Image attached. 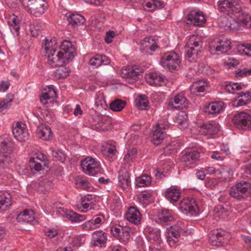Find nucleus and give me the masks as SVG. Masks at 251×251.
<instances>
[{"instance_id": "nucleus-1", "label": "nucleus", "mask_w": 251, "mask_h": 251, "mask_svg": "<svg viewBox=\"0 0 251 251\" xmlns=\"http://www.w3.org/2000/svg\"><path fill=\"white\" fill-rule=\"evenodd\" d=\"M219 10L229 17H221L219 24L225 30H240L241 27L251 28V15L244 11L238 0H221L218 1Z\"/></svg>"}, {"instance_id": "nucleus-2", "label": "nucleus", "mask_w": 251, "mask_h": 251, "mask_svg": "<svg viewBox=\"0 0 251 251\" xmlns=\"http://www.w3.org/2000/svg\"><path fill=\"white\" fill-rule=\"evenodd\" d=\"M44 41L46 55L47 56L49 64L52 67L68 63L74 58L75 53V48L70 41H63L60 46V50L56 54V38L53 37L50 41L46 38Z\"/></svg>"}, {"instance_id": "nucleus-3", "label": "nucleus", "mask_w": 251, "mask_h": 251, "mask_svg": "<svg viewBox=\"0 0 251 251\" xmlns=\"http://www.w3.org/2000/svg\"><path fill=\"white\" fill-rule=\"evenodd\" d=\"M190 232L185 222L178 221L174 226L167 229L165 232L167 242L170 247H174L180 238L187 236Z\"/></svg>"}, {"instance_id": "nucleus-4", "label": "nucleus", "mask_w": 251, "mask_h": 251, "mask_svg": "<svg viewBox=\"0 0 251 251\" xmlns=\"http://www.w3.org/2000/svg\"><path fill=\"white\" fill-rule=\"evenodd\" d=\"M202 42L200 37L192 35L188 39L185 46L186 57L189 61H196L201 56Z\"/></svg>"}, {"instance_id": "nucleus-5", "label": "nucleus", "mask_w": 251, "mask_h": 251, "mask_svg": "<svg viewBox=\"0 0 251 251\" xmlns=\"http://www.w3.org/2000/svg\"><path fill=\"white\" fill-rule=\"evenodd\" d=\"M251 193V184L247 181L237 182L229 190L231 197L238 199H245L250 196Z\"/></svg>"}, {"instance_id": "nucleus-6", "label": "nucleus", "mask_w": 251, "mask_h": 251, "mask_svg": "<svg viewBox=\"0 0 251 251\" xmlns=\"http://www.w3.org/2000/svg\"><path fill=\"white\" fill-rule=\"evenodd\" d=\"M160 64L171 72L176 70L180 64L179 57L174 51L165 52L161 57Z\"/></svg>"}, {"instance_id": "nucleus-7", "label": "nucleus", "mask_w": 251, "mask_h": 251, "mask_svg": "<svg viewBox=\"0 0 251 251\" xmlns=\"http://www.w3.org/2000/svg\"><path fill=\"white\" fill-rule=\"evenodd\" d=\"M209 51L211 53L215 54L219 52L224 53L231 49V42L229 40L225 38H214L209 44Z\"/></svg>"}, {"instance_id": "nucleus-8", "label": "nucleus", "mask_w": 251, "mask_h": 251, "mask_svg": "<svg viewBox=\"0 0 251 251\" xmlns=\"http://www.w3.org/2000/svg\"><path fill=\"white\" fill-rule=\"evenodd\" d=\"M80 166L83 173L92 176H94L100 173L101 170L100 162L90 156L83 159L81 162Z\"/></svg>"}, {"instance_id": "nucleus-9", "label": "nucleus", "mask_w": 251, "mask_h": 251, "mask_svg": "<svg viewBox=\"0 0 251 251\" xmlns=\"http://www.w3.org/2000/svg\"><path fill=\"white\" fill-rule=\"evenodd\" d=\"M179 207L184 214L190 216L197 215L199 212L196 200L191 197L182 200L179 202Z\"/></svg>"}, {"instance_id": "nucleus-10", "label": "nucleus", "mask_w": 251, "mask_h": 251, "mask_svg": "<svg viewBox=\"0 0 251 251\" xmlns=\"http://www.w3.org/2000/svg\"><path fill=\"white\" fill-rule=\"evenodd\" d=\"M57 97L56 92L53 85L47 86L40 96V102L46 108L53 106L57 102L55 99Z\"/></svg>"}, {"instance_id": "nucleus-11", "label": "nucleus", "mask_w": 251, "mask_h": 251, "mask_svg": "<svg viewBox=\"0 0 251 251\" xmlns=\"http://www.w3.org/2000/svg\"><path fill=\"white\" fill-rule=\"evenodd\" d=\"M232 122L234 126L238 129L244 130L251 129V116L244 111L234 116Z\"/></svg>"}, {"instance_id": "nucleus-12", "label": "nucleus", "mask_w": 251, "mask_h": 251, "mask_svg": "<svg viewBox=\"0 0 251 251\" xmlns=\"http://www.w3.org/2000/svg\"><path fill=\"white\" fill-rule=\"evenodd\" d=\"M229 238V235L225 230H216L212 231L209 242L213 246H223L227 244Z\"/></svg>"}, {"instance_id": "nucleus-13", "label": "nucleus", "mask_w": 251, "mask_h": 251, "mask_svg": "<svg viewBox=\"0 0 251 251\" xmlns=\"http://www.w3.org/2000/svg\"><path fill=\"white\" fill-rule=\"evenodd\" d=\"M142 73L141 70L135 66H125L120 71L121 76L129 83H133L139 79Z\"/></svg>"}, {"instance_id": "nucleus-14", "label": "nucleus", "mask_w": 251, "mask_h": 251, "mask_svg": "<svg viewBox=\"0 0 251 251\" xmlns=\"http://www.w3.org/2000/svg\"><path fill=\"white\" fill-rule=\"evenodd\" d=\"M12 133L15 138L21 142L25 141L28 138V130L25 125L21 122H18L13 125Z\"/></svg>"}, {"instance_id": "nucleus-15", "label": "nucleus", "mask_w": 251, "mask_h": 251, "mask_svg": "<svg viewBox=\"0 0 251 251\" xmlns=\"http://www.w3.org/2000/svg\"><path fill=\"white\" fill-rule=\"evenodd\" d=\"M30 6L29 11L35 17H38L44 14L46 10L48 4L46 0H28Z\"/></svg>"}, {"instance_id": "nucleus-16", "label": "nucleus", "mask_w": 251, "mask_h": 251, "mask_svg": "<svg viewBox=\"0 0 251 251\" xmlns=\"http://www.w3.org/2000/svg\"><path fill=\"white\" fill-rule=\"evenodd\" d=\"M94 112L92 118L93 120L98 123L97 127L103 131L108 130L112 124L111 118L105 115H102L97 111H94Z\"/></svg>"}, {"instance_id": "nucleus-17", "label": "nucleus", "mask_w": 251, "mask_h": 251, "mask_svg": "<svg viewBox=\"0 0 251 251\" xmlns=\"http://www.w3.org/2000/svg\"><path fill=\"white\" fill-rule=\"evenodd\" d=\"M187 21L195 26H202L206 22L205 16L202 11L193 10L188 14Z\"/></svg>"}, {"instance_id": "nucleus-18", "label": "nucleus", "mask_w": 251, "mask_h": 251, "mask_svg": "<svg viewBox=\"0 0 251 251\" xmlns=\"http://www.w3.org/2000/svg\"><path fill=\"white\" fill-rule=\"evenodd\" d=\"M169 126L166 125L158 124L156 125L154 130L153 131L152 135L151 142L155 145H159L160 144L164 138V134L165 130L168 129Z\"/></svg>"}, {"instance_id": "nucleus-19", "label": "nucleus", "mask_w": 251, "mask_h": 251, "mask_svg": "<svg viewBox=\"0 0 251 251\" xmlns=\"http://www.w3.org/2000/svg\"><path fill=\"white\" fill-rule=\"evenodd\" d=\"M125 218L134 225L141 224L142 215L136 206H131L125 213Z\"/></svg>"}, {"instance_id": "nucleus-20", "label": "nucleus", "mask_w": 251, "mask_h": 251, "mask_svg": "<svg viewBox=\"0 0 251 251\" xmlns=\"http://www.w3.org/2000/svg\"><path fill=\"white\" fill-rule=\"evenodd\" d=\"M199 128L201 134L211 136L217 134L220 129V126L218 124L205 123L199 126Z\"/></svg>"}, {"instance_id": "nucleus-21", "label": "nucleus", "mask_w": 251, "mask_h": 251, "mask_svg": "<svg viewBox=\"0 0 251 251\" xmlns=\"http://www.w3.org/2000/svg\"><path fill=\"white\" fill-rule=\"evenodd\" d=\"M168 105L172 106L175 109L177 110L189 108L187 100L181 94H178L176 95L174 99H171Z\"/></svg>"}, {"instance_id": "nucleus-22", "label": "nucleus", "mask_w": 251, "mask_h": 251, "mask_svg": "<svg viewBox=\"0 0 251 251\" xmlns=\"http://www.w3.org/2000/svg\"><path fill=\"white\" fill-rule=\"evenodd\" d=\"M181 195V190L176 186H171L164 193L165 198L172 203L177 202L180 199Z\"/></svg>"}, {"instance_id": "nucleus-23", "label": "nucleus", "mask_w": 251, "mask_h": 251, "mask_svg": "<svg viewBox=\"0 0 251 251\" xmlns=\"http://www.w3.org/2000/svg\"><path fill=\"white\" fill-rule=\"evenodd\" d=\"M107 239V234L105 232L97 230L93 233L90 243L94 247H105Z\"/></svg>"}, {"instance_id": "nucleus-24", "label": "nucleus", "mask_w": 251, "mask_h": 251, "mask_svg": "<svg viewBox=\"0 0 251 251\" xmlns=\"http://www.w3.org/2000/svg\"><path fill=\"white\" fill-rule=\"evenodd\" d=\"M145 234L149 242L151 244L156 243L160 244L161 240L160 237V230L157 228L147 227L145 229Z\"/></svg>"}, {"instance_id": "nucleus-25", "label": "nucleus", "mask_w": 251, "mask_h": 251, "mask_svg": "<svg viewBox=\"0 0 251 251\" xmlns=\"http://www.w3.org/2000/svg\"><path fill=\"white\" fill-rule=\"evenodd\" d=\"M146 78L147 82L151 85L162 86L165 83V76L159 72L151 73Z\"/></svg>"}, {"instance_id": "nucleus-26", "label": "nucleus", "mask_w": 251, "mask_h": 251, "mask_svg": "<svg viewBox=\"0 0 251 251\" xmlns=\"http://www.w3.org/2000/svg\"><path fill=\"white\" fill-rule=\"evenodd\" d=\"M200 157V153L195 150L186 151L181 157V161L185 166L195 164Z\"/></svg>"}, {"instance_id": "nucleus-27", "label": "nucleus", "mask_w": 251, "mask_h": 251, "mask_svg": "<svg viewBox=\"0 0 251 251\" xmlns=\"http://www.w3.org/2000/svg\"><path fill=\"white\" fill-rule=\"evenodd\" d=\"M21 20L19 18L13 14L8 19L7 24L12 35L14 37H18L20 35Z\"/></svg>"}, {"instance_id": "nucleus-28", "label": "nucleus", "mask_w": 251, "mask_h": 251, "mask_svg": "<svg viewBox=\"0 0 251 251\" xmlns=\"http://www.w3.org/2000/svg\"><path fill=\"white\" fill-rule=\"evenodd\" d=\"M110 63V60L105 55L96 54L89 60L92 68L95 69L101 65H107Z\"/></svg>"}, {"instance_id": "nucleus-29", "label": "nucleus", "mask_w": 251, "mask_h": 251, "mask_svg": "<svg viewBox=\"0 0 251 251\" xmlns=\"http://www.w3.org/2000/svg\"><path fill=\"white\" fill-rule=\"evenodd\" d=\"M16 220L21 223H31L35 220V212L31 209H25L17 215Z\"/></svg>"}, {"instance_id": "nucleus-30", "label": "nucleus", "mask_w": 251, "mask_h": 251, "mask_svg": "<svg viewBox=\"0 0 251 251\" xmlns=\"http://www.w3.org/2000/svg\"><path fill=\"white\" fill-rule=\"evenodd\" d=\"M208 86V82L204 79H199L193 83L190 91L192 94L199 95L201 92H203Z\"/></svg>"}, {"instance_id": "nucleus-31", "label": "nucleus", "mask_w": 251, "mask_h": 251, "mask_svg": "<svg viewBox=\"0 0 251 251\" xmlns=\"http://www.w3.org/2000/svg\"><path fill=\"white\" fill-rule=\"evenodd\" d=\"M36 133L40 138L45 141L50 140L52 135L51 128L45 124H41L37 126Z\"/></svg>"}, {"instance_id": "nucleus-32", "label": "nucleus", "mask_w": 251, "mask_h": 251, "mask_svg": "<svg viewBox=\"0 0 251 251\" xmlns=\"http://www.w3.org/2000/svg\"><path fill=\"white\" fill-rule=\"evenodd\" d=\"M158 48L155 38L153 37H147L141 42V49L148 52L149 50L154 51Z\"/></svg>"}, {"instance_id": "nucleus-33", "label": "nucleus", "mask_w": 251, "mask_h": 251, "mask_svg": "<svg viewBox=\"0 0 251 251\" xmlns=\"http://www.w3.org/2000/svg\"><path fill=\"white\" fill-rule=\"evenodd\" d=\"M188 116L186 111H179L175 117V122L178 125V128L184 130L188 126Z\"/></svg>"}, {"instance_id": "nucleus-34", "label": "nucleus", "mask_w": 251, "mask_h": 251, "mask_svg": "<svg viewBox=\"0 0 251 251\" xmlns=\"http://www.w3.org/2000/svg\"><path fill=\"white\" fill-rule=\"evenodd\" d=\"M239 100H236L233 102V106L235 107L247 105L251 101V94L250 92H241L238 93Z\"/></svg>"}, {"instance_id": "nucleus-35", "label": "nucleus", "mask_w": 251, "mask_h": 251, "mask_svg": "<svg viewBox=\"0 0 251 251\" xmlns=\"http://www.w3.org/2000/svg\"><path fill=\"white\" fill-rule=\"evenodd\" d=\"M11 196L8 193L0 192V211H5L11 206Z\"/></svg>"}, {"instance_id": "nucleus-36", "label": "nucleus", "mask_w": 251, "mask_h": 251, "mask_svg": "<svg viewBox=\"0 0 251 251\" xmlns=\"http://www.w3.org/2000/svg\"><path fill=\"white\" fill-rule=\"evenodd\" d=\"M157 216L158 220L162 224L170 223L174 220L172 212L168 209H161L159 210Z\"/></svg>"}, {"instance_id": "nucleus-37", "label": "nucleus", "mask_w": 251, "mask_h": 251, "mask_svg": "<svg viewBox=\"0 0 251 251\" xmlns=\"http://www.w3.org/2000/svg\"><path fill=\"white\" fill-rule=\"evenodd\" d=\"M14 148V143L10 138L4 139L0 144V153L10 155Z\"/></svg>"}, {"instance_id": "nucleus-38", "label": "nucleus", "mask_w": 251, "mask_h": 251, "mask_svg": "<svg viewBox=\"0 0 251 251\" xmlns=\"http://www.w3.org/2000/svg\"><path fill=\"white\" fill-rule=\"evenodd\" d=\"M131 183L129 174L127 171L120 172L118 176V184L124 189H126Z\"/></svg>"}, {"instance_id": "nucleus-39", "label": "nucleus", "mask_w": 251, "mask_h": 251, "mask_svg": "<svg viewBox=\"0 0 251 251\" xmlns=\"http://www.w3.org/2000/svg\"><path fill=\"white\" fill-rule=\"evenodd\" d=\"M69 24L75 27L80 25L85 22L84 17L79 14H71L67 18Z\"/></svg>"}, {"instance_id": "nucleus-40", "label": "nucleus", "mask_w": 251, "mask_h": 251, "mask_svg": "<svg viewBox=\"0 0 251 251\" xmlns=\"http://www.w3.org/2000/svg\"><path fill=\"white\" fill-rule=\"evenodd\" d=\"M64 216L73 223H79L85 220V216L78 214L73 210H67Z\"/></svg>"}, {"instance_id": "nucleus-41", "label": "nucleus", "mask_w": 251, "mask_h": 251, "mask_svg": "<svg viewBox=\"0 0 251 251\" xmlns=\"http://www.w3.org/2000/svg\"><path fill=\"white\" fill-rule=\"evenodd\" d=\"M151 177L148 174H143L135 179V185L138 187H147L151 185Z\"/></svg>"}, {"instance_id": "nucleus-42", "label": "nucleus", "mask_w": 251, "mask_h": 251, "mask_svg": "<svg viewBox=\"0 0 251 251\" xmlns=\"http://www.w3.org/2000/svg\"><path fill=\"white\" fill-rule=\"evenodd\" d=\"M135 103L140 110H147L146 108L149 107V104L148 97L143 94L138 95L135 100Z\"/></svg>"}, {"instance_id": "nucleus-43", "label": "nucleus", "mask_w": 251, "mask_h": 251, "mask_svg": "<svg viewBox=\"0 0 251 251\" xmlns=\"http://www.w3.org/2000/svg\"><path fill=\"white\" fill-rule=\"evenodd\" d=\"M93 202V199L92 195L85 196L80 200V204L83 209L81 211L86 212L92 208V204Z\"/></svg>"}, {"instance_id": "nucleus-44", "label": "nucleus", "mask_w": 251, "mask_h": 251, "mask_svg": "<svg viewBox=\"0 0 251 251\" xmlns=\"http://www.w3.org/2000/svg\"><path fill=\"white\" fill-rule=\"evenodd\" d=\"M70 72L69 68L61 66L54 72V77L56 79L65 78L69 76Z\"/></svg>"}, {"instance_id": "nucleus-45", "label": "nucleus", "mask_w": 251, "mask_h": 251, "mask_svg": "<svg viewBox=\"0 0 251 251\" xmlns=\"http://www.w3.org/2000/svg\"><path fill=\"white\" fill-rule=\"evenodd\" d=\"M165 3L163 1L160 0H151L146 2L144 7L149 8V10L153 11L156 9H160L164 7Z\"/></svg>"}, {"instance_id": "nucleus-46", "label": "nucleus", "mask_w": 251, "mask_h": 251, "mask_svg": "<svg viewBox=\"0 0 251 251\" xmlns=\"http://www.w3.org/2000/svg\"><path fill=\"white\" fill-rule=\"evenodd\" d=\"M117 150L115 146L109 145L103 150V154L109 159L114 160L116 159Z\"/></svg>"}, {"instance_id": "nucleus-47", "label": "nucleus", "mask_w": 251, "mask_h": 251, "mask_svg": "<svg viewBox=\"0 0 251 251\" xmlns=\"http://www.w3.org/2000/svg\"><path fill=\"white\" fill-rule=\"evenodd\" d=\"M12 160L11 156L0 153V170L1 169L9 168L10 164L12 163Z\"/></svg>"}, {"instance_id": "nucleus-48", "label": "nucleus", "mask_w": 251, "mask_h": 251, "mask_svg": "<svg viewBox=\"0 0 251 251\" xmlns=\"http://www.w3.org/2000/svg\"><path fill=\"white\" fill-rule=\"evenodd\" d=\"M126 101L121 99H116L109 104L110 110H123L126 107Z\"/></svg>"}, {"instance_id": "nucleus-49", "label": "nucleus", "mask_w": 251, "mask_h": 251, "mask_svg": "<svg viewBox=\"0 0 251 251\" xmlns=\"http://www.w3.org/2000/svg\"><path fill=\"white\" fill-rule=\"evenodd\" d=\"M204 108L211 110H223L226 108L225 103L220 100L213 101L204 105Z\"/></svg>"}, {"instance_id": "nucleus-50", "label": "nucleus", "mask_w": 251, "mask_h": 251, "mask_svg": "<svg viewBox=\"0 0 251 251\" xmlns=\"http://www.w3.org/2000/svg\"><path fill=\"white\" fill-rule=\"evenodd\" d=\"M245 87L246 85L242 83L230 82L226 85L225 89L229 93L234 94L236 93V90H240Z\"/></svg>"}, {"instance_id": "nucleus-51", "label": "nucleus", "mask_w": 251, "mask_h": 251, "mask_svg": "<svg viewBox=\"0 0 251 251\" xmlns=\"http://www.w3.org/2000/svg\"><path fill=\"white\" fill-rule=\"evenodd\" d=\"M14 96L13 95L8 94L6 98L2 101H0V109H8L12 105L13 101Z\"/></svg>"}, {"instance_id": "nucleus-52", "label": "nucleus", "mask_w": 251, "mask_h": 251, "mask_svg": "<svg viewBox=\"0 0 251 251\" xmlns=\"http://www.w3.org/2000/svg\"><path fill=\"white\" fill-rule=\"evenodd\" d=\"M53 186V182L47 179H44L39 183L38 191L44 192L50 190Z\"/></svg>"}, {"instance_id": "nucleus-53", "label": "nucleus", "mask_w": 251, "mask_h": 251, "mask_svg": "<svg viewBox=\"0 0 251 251\" xmlns=\"http://www.w3.org/2000/svg\"><path fill=\"white\" fill-rule=\"evenodd\" d=\"M51 155L55 161L64 162L66 159V155L63 151L59 149L52 151Z\"/></svg>"}, {"instance_id": "nucleus-54", "label": "nucleus", "mask_w": 251, "mask_h": 251, "mask_svg": "<svg viewBox=\"0 0 251 251\" xmlns=\"http://www.w3.org/2000/svg\"><path fill=\"white\" fill-rule=\"evenodd\" d=\"M151 193L149 191H143L138 196V199L140 202L148 204L151 198Z\"/></svg>"}, {"instance_id": "nucleus-55", "label": "nucleus", "mask_w": 251, "mask_h": 251, "mask_svg": "<svg viewBox=\"0 0 251 251\" xmlns=\"http://www.w3.org/2000/svg\"><path fill=\"white\" fill-rule=\"evenodd\" d=\"M237 49L239 52L242 54L246 55L251 57V44H241L237 47Z\"/></svg>"}, {"instance_id": "nucleus-56", "label": "nucleus", "mask_w": 251, "mask_h": 251, "mask_svg": "<svg viewBox=\"0 0 251 251\" xmlns=\"http://www.w3.org/2000/svg\"><path fill=\"white\" fill-rule=\"evenodd\" d=\"M121 233V240H119L123 242H126L130 238V228L128 226H122Z\"/></svg>"}, {"instance_id": "nucleus-57", "label": "nucleus", "mask_w": 251, "mask_h": 251, "mask_svg": "<svg viewBox=\"0 0 251 251\" xmlns=\"http://www.w3.org/2000/svg\"><path fill=\"white\" fill-rule=\"evenodd\" d=\"M122 226L116 225L110 227V232L113 236L118 240H121V233Z\"/></svg>"}, {"instance_id": "nucleus-58", "label": "nucleus", "mask_w": 251, "mask_h": 251, "mask_svg": "<svg viewBox=\"0 0 251 251\" xmlns=\"http://www.w3.org/2000/svg\"><path fill=\"white\" fill-rule=\"evenodd\" d=\"M11 178V175L8 174L6 171L0 170V184L7 185L9 183L8 180Z\"/></svg>"}, {"instance_id": "nucleus-59", "label": "nucleus", "mask_w": 251, "mask_h": 251, "mask_svg": "<svg viewBox=\"0 0 251 251\" xmlns=\"http://www.w3.org/2000/svg\"><path fill=\"white\" fill-rule=\"evenodd\" d=\"M30 167L32 172L40 171L42 169V166L40 163L37 162L34 160V158H30Z\"/></svg>"}, {"instance_id": "nucleus-60", "label": "nucleus", "mask_w": 251, "mask_h": 251, "mask_svg": "<svg viewBox=\"0 0 251 251\" xmlns=\"http://www.w3.org/2000/svg\"><path fill=\"white\" fill-rule=\"evenodd\" d=\"M95 105V108L98 110H107V105L104 100L96 99Z\"/></svg>"}, {"instance_id": "nucleus-61", "label": "nucleus", "mask_w": 251, "mask_h": 251, "mask_svg": "<svg viewBox=\"0 0 251 251\" xmlns=\"http://www.w3.org/2000/svg\"><path fill=\"white\" fill-rule=\"evenodd\" d=\"M77 184L84 190H88L90 188V183L86 178H81L77 181Z\"/></svg>"}, {"instance_id": "nucleus-62", "label": "nucleus", "mask_w": 251, "mask_h": 251, "mask_svg": "<svg viewBox=\"0 0 251 251\" xmlns=\"http://www.w3.org/2000/svg\"><path fill=\"white\" fill-rule=\"evenodd\" d=\"M251 75V69L244 68L243 70H238L236 71V77H242L246 76L248 75Z\"/></svg>"}, {"instance_id": "nucleus-63", "label": "nucleus", "mask_w": 251, "mask_h": 251, "mask_svg": "<svg viewBox=\"0 0 251 251\" xmlns=\"http://www.w3.org/2000/svg\"><path fill=\"white\" fill-rule=\"evenodd\" d=\"M38 23H36L35 25H30V33L33 37L38 36L41 32V30L38 27Z\"/></svg>"}, {"instance_id": "nucleus-64", "label": "nucleus", "mask_w": 251, "mask_h": 251, "mask_svg": "<svg viewBox=\"0 0 251 251\" xmlns=\"http://www.w3.org/2000/svg\"><path fill=\"white\" fill-rule=\"evenodd\" d=\"M40 112L41 118L43 119L46 122L51 121L52 114L50 111H40Z\"/></svg>"}]
</instances>
